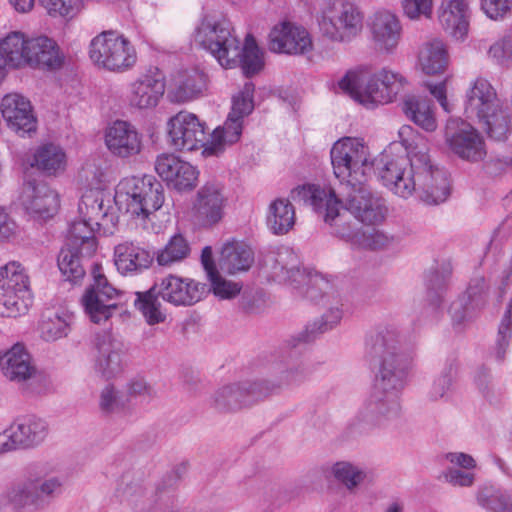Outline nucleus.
<instances>
[{"instance_id":"58","label":"nucleus","mask_w":512,"mask_h":512,"mask_svg":"<svg viewBox=\"0 0 512 512\" xmlns=\"http://www.w3.org/2000/svg\"><path fill=\"white\" fill-rule=\"evenodd\" d=\"M124 401L112 385H107L100 394L99 407L102 413L111 414L124 407Z\"/></svg>"},{"instance_id":"48","label":"nucleus","mask_w":512,"mask_h":512,"mask_svg":"<svg viewBox=\"0 0 512 512\" xmlns=\"http://www.w3.org/2000/svg\"><path fill=\"white\" fill-rule=\"evenodd\" d=\"M205 86L204 74L194 70L180 74L176 87L172 91L173 99L184 103L201 94Z\"/></svg>"},{"instance_id":"41","label":"nucleus","mask_w":512,"mask_h":512,"mask_svg":"<svg viewBox=\"0 0 512 512\" xmlns=\"http://www.w3.org/2000/svg\"><path fill=\"white\" fill-rule=\"evenodd\" d=\"M96 225L83 217L72 222L67 235L66 246L83 251V256L91 257L97 249V239L94 236Z\"/></svg>"},{"instance_id":"53","label":"nucleus","mask_w":512,"mask_h":512,"mask_svg":"<svg viewBox=\"0 0 512 512\" xmlns=\"http://www.w3.org/2000/svg\"><path fill=\"white\" fill-rule=\"evenodd\" d=\"M487 290L485 279L477 277L471 280L463 297L470 302L472 310H480L486 304Z\"/></svg>"},{"instance_id":"21","label":"nucleus","mask_w":512,"mask_h":512,"mask_svg":"<svg viewBox=\"0 0 512 512\" xmlns=\"http://www.w3.org/2000/svg\"><path fill=\"white\" fill-rule=\"evenodd\" d=\"M270 51L288 55H305L313 49L309 32L302 26L284 21L275 25L268 37Z\"/></svg>"},{"instance_id":"50","label":"nucleus","mask_w":512,"mask_h":512,"mask_svg":"<svg viewBox=\"0 0 512 512\" xmlns=\"http://www.w3.org/2000/svg\"><path fill=\"white\" fill-rule=\"evenodd\" d=\"M450 275L451 267L449 264H442L439 268L431 269L426 274L427 296L433 305L438 306L440 304Z\"/></svg>"},{"instance_id":"64","label":"nucleus","mask_w":512,"mask_h":512,"mask_svg":"<svg viewBox=\"0 0 512 512\" xmlns=\"http://www.w3.org/2000/svg\"><path fill=\"white\" fill-rule=\"evenodd\" d=\"M443 477L449 484L459 487H469L474 483L475 475L460 469L450 468L443 473Z\"/></svg>"},{"instance_id":"32","label":"nucleus","mask_w":512,"mask_h":512,"mask_svg":"<svg viewBox=\"0 0 512 512\" xmlns=\"http://www.w3.org/2000/svg\"><path fill=\"white\" fill-rule=\"evenodd\" d=\"M129 478L124 475L118 489L120 512H149L155 504L153 491H148L140 480L130 481Z\"/></svg>"},{"instance_id":"29","label":"nucleus","mask_w":512,"mask_h":512,"mask_svg":"<svg viewBox=\"0 0 512 512\" xmlns=\"http://www.w3.org/2000/svg\"><path fill=\"white\" fill-rule=\"evenodd\" d=\"M372 39L376 48L386 53H392L402 34V26L398 17L387 10L376 12L370 23Z\"/></svg>"},{"instance_id":"14","label":"nucleus","mask_w":512,"mask_h":512,"mask_svg":"<svg viewBox=\"0 0 512 512\" xmlns=\"http://www.w3.org/2000/svg\"><path fill=\"white\" fill-rule=\"evenodd\" d=\"M92 283L86 288L82 304L90 320L96 324L107 321L123 303L125 294L115 288L103 273L102 266L93 264Z\"/></svg>"},{"instance_id":"26","label":"nucleus","mask_w":512,"mask_h":512,"mask_svg":"<svg viewBox=\"0 0 512 512\" xmlns=\"http://www.w3.org/2000/svg\"><path fill=\"white\" fill-rule=\"evenodd\" d=\"M1 114L9 128L24 136L36 131L37 120L30 102L19 94H8L1 101Z\"/></svg>"},{"instance_id":"12","label":"nucleus","mask_w":512,"mask_h":512,"mask_svg":"<svg viewBox=\"0 0 512 512\" xmlns=\"http://www.w3.org/2000/svg\"><path fill=\"white\" fill-rule=\"evenodd\" d=\"M31 304L29 277L19 262L0 267V316L25 314Z\"/></svg>"},{"instance_id":"43","label":"nucleus","mask_w":512,"mask_h":512,"mask_svg":"<svg viewBox=\"0 0 512 512\" xmlns=\"http://www.w3.org/2000/svg\"><path fill=\"white\" fill-rule=\"evenodd\" d=\"M488 137L495 141H505L511 129V115L501 104L483 117L477 118Z\"/></svg>"},{"instance_id":"63","label":"nucleus","mask_w":512,"mask_h":512,"mask_svg":"<svg viewBox=\"0 0 512 512\" xmlns=\"http://www.w3.org/2000/svg\"><path fill=\"white\" fill-rule=\"evenodd\" d=\"M51 16L73 17L75 9L72 0H40Z\"/></svg>"},{"instance_id":"60","label":"nucleus","mask_w":512,"mask_h":512,"mask_svg":"<svg viewBox=\"0 0 512 512\" xmlns=\"http://www.w3.org/2000/svg\"><path fill=\"white\" fill-rule=\"evenodd\" d=\"M476 311L477 310H472L470 302H468L466 297L463 296L452 302L449 307V313L452 321L457 325L471 320L475 316Z\"/></svg>"},{"instance_id":"40","label":"nucleus","mask_w":512,"mask_h":512,"mask_svg":"<svg viewBox=\"0 0 512 512\" xmlns=\"http://www.w3.org/2000/svg\"><path fill=\"white\" fill-rule=\"evenodd\" d=\"M295 224V208L288 199L277 198L271 202L267 226L275 235L287 234Z\"/></svg>"},{"instance_id":"45","label":"nucleus","mask_w":512,"mask_h":512,"mask_svg":"<svg viewBox=\"0 0 512 512\" xmlns=\"http://www.w3.org/2000/svg\"><path fill=\"white\" fill-rule=\"evenodd\" d=\"M33 165L46 175H57L65 170L66 154L57 145L45 144L36 150Z\"/></svg>"},{"instance_id":"23","label":"nucleus","mask_w":512,"mask_h":512,"mask_svg":"<svg viewBox=\"0 0 512 512\" xmlns=\"http://www.w3.org/2000/svg\"><path fill=\"white\" fill-rule=\"evenodd\" d=\"M20 201L26 213L35 220L53 217L59 207L57 193L47 184L34 179L24 183Z\"/></svg>"},{"instance_id":"56","label":"nucleus","mask_w":512,"mask_h":512,"mask_svg":"<svg viewBox=\"0 0 512 512\" xmlns=\"http://www.w3.org/2000/svg\"><path fill=\"white\" fill-rule=\"evenodd\" d=\"M507 491L484 489L477 495L478 504L490 512H501Z\"/></svg>"},{"instance_id":"39","label":"nucleus","mask_w":512,"mask_h":512,"mask_svg":"<svg viewBox=\"0 0 512 512\" xmlns=\"http://www.w3.org/2000/svg\"><path fill=\"white\" fill-rule=\"evenodd\" d=\"M254 262L252 249L243 242H228L221 250L220 265L229 274L248 270Z\"/></svg>"},{"instance_id":"13","label":"nucleus","mask_w":512,"mask_h":512,"mask_svg":"<svg viewBox=\"0 0 512 512\" xmlns=\"http://www.w3.org/2000/svg\"><path fill=\"white\" fill-rule=\"evenodd\" d=\"M334 175L340 187L352 181H367L372 163L367 158V148L357 139L343 138L334 143L330 151Z\"/></svg>"},{"instance_id":"31","label":"nucleus","mask_w":512,"mask_h":512,"mask_svg":"<svg viewBox=\"0 0 512 512\" xmlns=\"http://www.w3.org/2000/svg\"><path fill=\"white\" fill-rule=\"evenodd\" d=\"M499 105L493 86L487 79L479 77L467 91L464 112L467 118H478Z\"/></svg>"},{"instance_id":"52","label":"nucleus","mask_w":512,"mask_h":512,"mask_svg":"<svg viewBox=\"0 0 512 512\" xmlns=\"http://www.w3.org/2000/svg\"><path fill=\"white\" fill-rule=\"evenodd\" d=\"M332 471L334 477L348 489L356 487L365 478V473L349 462H337L334 464Z\"/></svg>"},{"instance_id":"3","label":"nucleus","mask_w":512,"mask_h":512,"mask_svg":"<svg viewBox=\"0 0 512 512\" xmlns=\"http://www.w3.org/2000/svg\"><path fill=\"white\" fill-rule=\"evenodd\" d=\"M195 42L209 51L223 68L239 66L248 78L264 67L263 52L254 37L248 34L241 48L240 40L227 21L215 22L204 18L196 29Z\"/></svg>"},{"instance_id":"35","label":"nucleus","mask_w":512,"mask_h":512,"mask_svg":"<svg viewBox=\"0 0 512 512\" xmlns=\"http://www.w3.org/2000/svg\"><path fill=\"white\" fill-rule=\"evenodd\" d=\"M165 92V83L153 75H143L131 85L130 104L139 109L155 107Z\"/></svg>"},{"instance_id":"59","label":"nucleus","mask_w":512,"mask_h":512,"mask_svg":"<svg viewBox=\"0 0 512 512\" xmlns=\"http://www.w3.org/2000/svg\"><path fill=\"white\" fill-rule=\"evenodd\" d=\"M358 241L365 248L377 250L389 245L392 239L384 232L370 228L359 235Z\"/></svg>"},{"instance_id":"27","label":"nucleus","mask_w":512,"mask_h":512,"mask_svg":"<svg viewBox=\"0 0 512 512\" xmlns=\"http://www.w3.org/2000/svg\"><path fill=\"white\" fill-rule=\"evenodd\" d=\"M105 143L115 156L128 158L140 153L141 135L137 129L126 121H115L106 131Z\"/></svg>"},{"instance_id":"15","label":"nucleus","mask_w":512,"mask_h":512,"mask_svg":"<svg viewBox=\"0 0 512 512\" xmlns=\"http://www.w3.org/2000/svg\"><path fill=\"white\" fill-rule=\"evenodd\" d=\"M319 26L325 36L334 41H346L363 27V14L347 0H332L322 11Z\"/></svg>"},{"instance_id":"18","label":"nucleus","mask_w":512,"mask_h":512,"mask_svg":"<svg viewBox=\"0 0 512 512\" xmlns=\"http://www.w3.org/2000/svg\"><path fill=\"white\" fill-rule=\"evenodd\" d=\"M366 181H352L340 187L338 199L342 210L348 211L362 223L373 225L382 221L384 211L365 185Z\"/></svg>"},{"instance_id":"6","label":"nucleus","mask_w":512,"mask_h":512,"mask_svg":"<svg viewBox=\"0 0 512 512\" xmlns=\"http://www.w3.org/2000/svg\"><path fill=\"white\" fill-rule=\"evenodd\" d=\"M405 84L398 73L385 68L373 73L367 66L348 71L338 82L343 92L367 108L392 102Z\"/></svg>"},{"instance_id":"61","label":"nucleus","mask_w":512,"mask_h":512,"mask_svg":"<svg viewBox=\"0 0 512 512\" xmlns=\"http://www.w3.org/2000/svg\"><path fill=\"white\" fill-rule=\"evenodd\" d=\"M402 7L405 15L416 19L421 15L430 17L432 13V0H404Z\"/></svg>"},{"instance_id":"54","label":"nucleus","mask_w":512,"mask_h":512,"mask_svg":"<svg viewBox=\"0 0 512 512\" xmlns=\"http://www.w3.org/2000/svg\"><path fill=\"white\" fill-rule=\"evenodd\" d=\"M487 55L497 65L506 67L511 65L507 30L489 46Z\"/></svg>"},{"instance_id":"30","label":"nucleus","mask_w":512,"mask_h":512,"mask_svg":"<svg viewBox=\"0 0 512 512\" xmlns=\"http://www.w3.org/2000/svg\"><path fill=\"white\" fill-rule=\"evenodd\" d=\"M0 369L7 379L17 383L27 381L36 373L31 355L20 343L0 355Z\"/></svg>"},{"instance_id":"46","label":"nucleus","mask_w":512,"mask_h":512,"mask_svg":"<svg viewBox=\"0 0 512 512\" xmlns=\"http://www.w3.org/2000/svg\"><path fill=\"white\" fill-rule=\"evenodd\" d=\"M90 257L83 256V251L66 246L61 249L57 263L61 274L66 281L78 283L85 276L83 261Z\"/></svg>"},{"instance_id":"37","label":"nucleus","mask_w":512,"mask_h":512,"mask_svg":"<svg viewBox=\"0 0 512 512\" xmlns=\"http://www.w3.org/2000/svg\"><path fill=\"white\" fill-rule=\"evenodd\" d=\"M402 111L406 118L427 132L437 128V121L432 109V101L414 95L405 96Z\"/></svg>"},{"instance_id":"24","label":"nucleus","mask_w":512,"mask_h":512,"mask_svg":"<svg viewBox=\"0 0 512 512\" xmlns=\"http://www.w3.org/2000/svg\"><path fill=\"white\" fill-rule=\"evenodd\" d=\"M157 174L167 185L182 192L190 191L196 186L198 170L174 154H161L155 161Z\"/></svg>"},{"instance_id":"28","label":"nucleus","mask_w":512,"mask_h":512,"mask_svg":"<svg viewBox=\"0 0 512 512\" xmlns=\"http://www.w3.org/2000/svg\"><path fill=\"white\" fill-rule=\"evenodd\" d=\"M64 54L58 44L47 36L28 39L25 64L31 67L54 71L64 64Z\"/></svg>"},{"instance_id":"8","label":"nucleus","mask_w":512,"mask_h":512,"mask_svg":"<svg viewBox=\"0 0 512 512\" xmlns=\"http://www.w3.org/2000/svg\"><path fill=\"white\" fill-rule=\"evenodd\" d=\"M291 194L293 199L299 198L311 205L317 216L332 228L333 234L346 241L358 240L360 233L349 220L350 213L340 207L341 201L334 189L303 185L292 190Z\"/></svg>"},{"instance_id":"55","label":"nucleus","mask_w":512,"mask_h":512,"mask_svg":"<svg viewBox=\"0 0 512 512\" xmlns=\"http://www.w3.org/2000/svg\"><path fill=\"white\" fill-rule=\"evenodd\" d=\"M208 278L210 280L213 293L221 299L234 298L241 291V286L238 283L223 279L219 275L218 271L214 273L213 276H208Z\"/></svg>"},{"instance_id":"38","label":"nucleus","mask_w":512,"mask_h":512,"mask_svg":"<svg viewBox=\"0 0 512 512\" xmlns=\"http://www.w3.org/2000/svg\"><path fill=\"white\" fill-rule=\"evenodd\" d=\"M243 120L228 114L222 127H217L211 134L208 145L202 151L205 156H218L226 144L236 143L242 134Z\"/></svg>"},{"instance_id":"42","label":"nucleus","mask_w":512,"mask_h":512,"mask_svg":"<svg viewBox=\"0 0 512 512\" xmlns=\"http://www.w3.org/2000/svg\"><path fill=\"white\" fill-rule=\"evenodd\" d=\"M28 39L18 31L0 39V60L3 67L20 68L25 65Z\"/></svg>"},{"instance_id":"16","label":"nucleus","mask_w":512,"mask_h":512,"mask_svg":"<svg viewBox=\"0 0 512 512\" xmlns=\"http://www.w3.org/2000/svg\"><path fill=\"white\" fill-rule=\"evenodd\" d=\"M169 144L178 151L191 152L208 145L206 125L197 115L180 111L167 122Z\"/></svg>"},{"instance_id":"17","label":"nucleus","mask_w":512,"mask_h":512,"mask_svg":"<svg viewBox=\"0 0 512 512\" xmlns=\"http://www.w3.org/2000/svg\"><path fill=\"white\" fill-rule=\"evenodd\" d=\"M48 435L46 421L36 416L18 418L0 433V454L37 447Z\"/></svg>"},{"instance_id":"47","label":"nucleus","mask_w":512,"mask_h":512,"mask_svg":"<svg viewBox=\"0 0 512 512\" xmlns=\"http://www.w3.org/2000/svg\"><path fill=\"white\" fill-rule=\"evenodd\" d=\"M74 316L68 311H57L51 315H44L40 324L41 336L45 341H56L66 337L73 323Z\"/></svg>"},{"instance_id":"1","label":"nucleus","mask_w":512,"mask_h":512,"mask_svg":"<svg viewBox=\"0 0 512 512\" xmlns=\"http://www.w3.org/2000/svg\"><path fill=\"white\" fill-rule=\"evenodd\" d=\"M365 354L377 372L372 390L353 424L359 433L386 427L400 417V394L412 362L393 324H379L367 334Z\"/></svg>"},{"instance_id":"11","label":"nucleus","mask_w":512,"mask_h":512,"mask_svg":"<svg viewBox=\"0 0 512 512\" xmlns=\"http://www.w3.org/2000/svg\"><path fill=\"white\" fill-rule=\"evenodd\" d=\"M89 56L98 67L113 72L131 68L137 59L130 41L113 30L103 31L91 40Z\"/></svg>"},{"instance_id":"62","label":"nucleus","mask_w":512,"mask_h":512,"mask_svg":"<svg viewBox=\"0 0 512 512\" xmlns=\"http://www.w3.org/2000/svg\"><path fill=\"white\" fill-rule=\"evenodd\" d=\"M481 6L489 18L497 20L510 12L512 0H482Z\"/></svg>"},{"instance_id":"5","label":"nucleus","mask_w":512,"mask_h":512,"mask_svg":"<svg viewBox=\"0 0 512 512\" xmlns=\"http://www.w3.org/2000/svg\"><path fill=\"white\" fill-rule=\"evenodd\" d=\"M210 288L191 278L174 274L163 277L145 292H136L134 305L149 325L162 323L166 314L161 309L159 297L174 306H192L199 302Z\"/></svg>"},{"instance_id":"7","label":"nucleus","mask_w":512,"mask_h":512,"mask_svg":"<svg viewBox=\"0 0 512 512\" xmlns=\"http://www.w3.org/2000/svg\"><path fill=\"white\" fill-rule=\"evenodd\" d=\"M62 492V481L50 475L45 464H33L26 478L11 485L6 500L14 512H42Z\"/></svg>"},{"instance_id":"49","label":"nucleus","mask_w":512,"mask_h":512,"mask_svg":"<svg viewBox=\"0 0 512 512\" xmlns=\"http://www.w3.org/2000/svg\"><path fill=\"white\" fill-rule=\"evenodd\" d=\"M190 254V246L181 234L173 235L166 245L158 250L155 259L159 266H171L186 259Z\"/></svg>"},{"instance_id":"20","label":"nucleus","mask_w":512,"mask_h":512,"mask_svg":"<svg viewBox=\"0 0 512 512\" xmlns=\"http://www.w3.org/2000/svg\"><path fill=\"white\" fill-rule=\"evenodd\" d=\"M259 380L222 386L212 396V405L221 412L237 411L267 397Z\"/></svg>"},{"instance_id":"44","label":"nucleus","mask_w":512,"mask_h":512,"mask_svg":"<svg viewBox=\"0 0 512 512\" xmlns=\"http://www.w3.org/2000/svg\"><path fill=\"white\" fill-rule=\"evenodd\" d=\"M419 63L424 73H442L448 64V53L441 40H432L423 45L419 53Z\"/></svg>"},{"instance_id":"9","label":"nucleus","mask_w":512,"mask_h":512,"mask_svg":"<svg viewBox=\"0 0 512 512\" xmlns=\"http://www.w3.org/2000/svg\"><path fill=\"white\" fill-rule=\"evenodd\" d=\"M114 200L132 217L147 219L164 204V187L153 175L126 177L117 185Z\"/></svg>"},{"instance_id":"36","label":"nucleus","mask_w":512,"mask_h":512,"mask_svg":"<svg viewBox=\"0 0 512 512\" xmlns=\"http://www.w3.org/2000/svg\"><path fill=\"white\" fill-rule=\"evenodd\" d=\"M469 9L464 0H450L439 14L443 29L456 39H463L468 32Z\"/></svg>"},{"instance_id":"57","label":"nucleus","mask_w":512,"mask_h":512,"mask_svg":"<svg viewBox=\"0 0 512 512\" xmlns=\"http://www.w3.org/2000/svg\"><path fill=\"white\" fill-rule=\"evenodd\" d=\"M511 338L512 329L505 328L504 325H499L495 344L489 352L490 356L498 364H502L505 361Z\"/></svg>"},{"instance_id":"22","label":"nucleus","mask_w":512,"mask_h":512,"mask_svg":"<svg viewBox=\"0 0 512 512\" xmlns=\"http://www.w3.org/2000/svg\"><path fill=\"white\" fill-rule=\"evenodd\" d=\"M94 346L97 350L95 371L106 380L119 375L125 354L123 342L111 331H102L95 334Z\"/></svg>"},{"instance_id":"51","label":"nucleus","mask_w":512,"mask_h":512,"mask_svg":"<svg viewBox=\"0 0 512 512\" xmlns=\"http://www.w3.org/2000/svg\"><path fill=\"white\" fill-rule=\"evenodd\" d=\"M458 373L456 359H448L439 376L433 381L429 397L432 400L444 398L452 389Z\"/></svg>"},{"instance_id":"19","label":"nucleus","mask_w":512,"mask_h":512,"mask_svg":"<svg viewBox=\"0 0 512 512\" xmlns=\"http://www.w3.org/2000/svg\"><path fill=\"white\" fill-rule=\"evenodd\" d=\"M445 138L453 153L464 160L477 162L486 154L484 141L478 131L462 119L450 118L447 121Z\"/></svg>"},{"instance_id":"33","label":"nucleus","mask_w":512,"mask_h":512,"mask_svg":"<svg viewBox=\"0 0 512 512\" xmlns=\"http://www.w3.org/2000/svg\"><path fill=\"white\" fill-rule=\"evenodd\" d=\"M109 197L105 199V194L100 190H89L84 193L78 204V211L81 217L96 225L99 229L109 222L114 223V216L110 213L112 209Z\"/></svg>"},{"instance_id":"2","label":"nucleus","mask_w":512,"mask_h":512,"mask_svg":"<svg viewBox=\"0 0 512 512\" xmlns=\"http://www.w3.org/2000/svg\"><path fill=\"white\" fill-rule=\"evenodd\" d=\"M375 165L383 185L403 199L417 194L422 202L432 205L444 202L449 195L446 172L433 166L425 152L411 157L385 152Z\"/></svg>"},{"instance_id":"25","label":"nucleus","mask_w":512,"mask_h":512,"mask_svg":"<svg viewBox=\"0 0 512 512\" xmlns=\"http://www.w3.org/2000/svg\"><path fill=\"white\" fill-rule=\"evenodd\" d=\"M223 191V185L217 181H208L198 190L193 209L204 226H213L222 220L227 203Z\"/></svg>"},{"instance_id":"4","label":"nucleus","mask_w":512,"mask_h":512,"mask_svg":"<svg viewBox=\"0 0 512 512\" xmlns=\"http://www.w3.org/2000/svg\"><path fill=\"white\" fill-rule=\"evenodd\" d=\"M342 318L339 308H331L321 318L309 323L305 330L285 340L280 351V360L274 367L272 380L260 379L267 396L282 388H294L305 383L312 371L297 349L300 344L313 341L319 335L331 330Z\"/></svg>"},{"instance_id":"10","label":"nucleus","mask_w":512,"mask_h":512,"mask_svg":"<svg viewBox=\"0 0 512 512\" xmlns=\"http://www.w3.org/2000/svg\"><path fill=\"white\" fill-rule=\"evenodd\" d=\"M272 277L280 283H287L312 302L333 293V284L318 272L300 269L298 257L290 249L277 253L272 265Z\"/></svg>"},{"instance_id":"34","label":"nucleus","mask_w":512,"mask_h":512,"mask_svg":"<svg viewBox=\"0 0 512 512\" xmlns=\"http://www.w3.org/2000/svg\"><path fill=\"white\" fill-rule=\"evenodd\" d=\"M115 265L122 274L141 272L147 269L155 258V253L132 243L125 242L115 247Z\"/></svg>"}]
</instances>
